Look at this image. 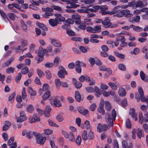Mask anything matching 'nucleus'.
Wrapping results in <instances>:
<instances>
[{
    "mask_svg": "<svg viewBox=\"0 0 148 148\" xmlns=\"http://www.w3.org/2000/svg\"><path fill=\"white\" fill-rule=\"evenodd\" d=\"M15 69L12 67H10L7 68L6 69V72L8 74L10 73L11 72L13 73L14 72Z\"/></svg>",
    "mask_w": 148,
    "mask_h": 148,
    "instance_id": "obj_47",
    "label": "nucleus"
},
{
    "mask_svg": "<svg viewBox=\"0 0 148 148\" xmlns=\"http://www.w3.org/2000/svg\"><path fill=\"white\" fill-rule=\"evenodd\" d=\"M92 8H94L95 12L97 11L99 9H101L102 11L108 9V7L101 6H93Z\"/></svg>",
    "mask_w": 148,
    "mask_h": 148,
    "instance_id": "obj_16",
    "label": "nucleus"
},
{
    "mask_svg": "<svg viewBox=\"0 0 148 148\" xmlns=\"http://www.w3.org/2000/svg\"><path fill=\"white\" fill-rule=\"evenodd\" d=\"M62 82L60 81L59 79H57L55 80V83L57 88L59 87L60 85H61Z\"/></svg>",
    "mask_w": 148,
    "mask_h": 148,
    "instance_id": "obj_55",
    "label": "nucleus"
},
{
    "mask_svg": "<svg viewBox=\"0 0 148 148\" xmlns=\"http://www.w3.org/2000/svg\"><path fill=\"white\" fill-rule=\"evenodd\" d=\"M50 103L52 106L54 107H60L62 106V104L60 101L58 100L56 98L54 99L53 101H51Z\"/></svg>",
    "mask_w": 148,
    "mask_h": 148,
    "instance_id": "obj_8",
    "label": "nucleus"
},
{
    "mask_svg": "<svg viewBox=\"0 0 148 148\" xmlns=\"http://www.w3.org/2000/svg\"><path fill=\"white\" fill-rule=\"evenodd\" d=\"M76 143L78 146H80L81 145L82 142V139L80 136L78 135L75 140Z\"/></svg>",
    "mask_w": 148,
    "mask_h": 148,
    "instance_id": "obj_38",
    "label": "nucleus"
},
{
    "mask_svg": "<svg viewBox=\"0 0 148 148\" xmlns=\"http://www.w3.org/2000/svg\"><path fill=\"white\" fill-rule=\"evenodd\" d=\"M48 122L49 123V125L51 126L55 127H59L58 125L53 122V121L51 120H48Z\"/></svg>",
    "mask_w": 148,
    "mask_h": 148,
    "instance_id": "obj_37",
    "label": "nucleus"
},
{
    "mask_svg": "<svg viewBox=\"0 0 148 148\" xmlns=\"http://www.w3.org/2000/svg\"><path fill=\"white\" fill-rule=\"evenodd\" d=\"M34 136L36 138V142L41 145H42L45 142L46 138L45 137H43L39 133L34 132Z\"/></svg>",
    "mask_w": 148,
    "mask_h": 148,
    "instance_id": "obj_3",
    "label": "nucleus"
},
{
    "mask_svg": "<svg viewBox=\"0 0 148 148\" xmlns=\"http://www.w3.org/2000/svg\"><path fill=\"white\" fill-rule=\"evenodd\" d=\"M102 24L104 26V27L106 28H112L116 27L117 26L116 24H113L110 22L109 18L106 17L105 20L102 23Z\"/></svg>",
    "mask_w": 148,
    "mask_h": 148,
    "instance_id": "obj_4",
    "label": "nucleus"
},
{
    "mask_svg": "<svg viewBox=\"0 0 148 148\" xmlns=\"http://www.w3.org/2000/svg\"><path fill=\"white\" fill-rule=\"evenodd\" d=\"M21 23L23 30L25 32H26L27 30V27L26 25L25 24L24 21L22 20H21Z\"/></svg>",
    "mask_w": 148,
    "mask_h": 148,
    "instance_id": "obj_36",
    "label": "nucleus"
},
{
    "mask_svg": "<svg viewBox=\"0 0 148 148\" xmlns=\"http://www.w3.org/2000/svg\"><path fill=\"white\" fill-rule=\"evenodd\" d=\"M73 82L74 84L75 87L77 89H79L82 86V84L81 82L79 81H77L76 79H73Z\"/></svg>",
    "mask_w": 148,
    "mask_h": 148,
    "instance_id": "obj_20",
    "label": "nucleus"
},
{
    "mask_svg": "<svg viewBox=\"0 0 148 148\" xmlns=\"http://www.w3.org/2000/svg\"><path fill=\"white\" fill-rule=\"evenodd\" d=\"M75 97L76 100L78 102H79L81 100H83V97H82L79 92L77 90L75 92Z\"/></svg>",
    "mask_w": 148,
    "mask_h": 148,
    "instance_id": "obj_10",
    "label": "nucleus"
},
{
    "mask_svg": "<svg viewBox=\"0 0 148 148\" xmlns=\"http://www.w3.org/2000/svg\"><path fill=\"white\" fill-rule=\"evenodd\" d=\"M51 94V92L49 91L46 92L42 96V97L43 100H46L50 96Z\"/></svg>",
    "mask_w": 148,
    "mask_h": 148,
    "instance_id": "obj_25",
    "label": "nucleus"
},
{
    "mask_svg": "<svg viewBox=\"0 0 148 148\" xmlns=\"http://www.w3.org/2000/svg\"><path fill=\"white\" fill-rule=\"evenodd\" d=\"M126 126L127 128H131V124L129 119H127L126 122Z\"/></svg>",
    "mask_w": 148,
    "mask_h": 148,
    "instance_id": "obj_57",
    "label": "nucleus"
},
{
    "mask_svg": "<svg viewBox=\"0 0 148 148\" xmlns=\"http://www.w3.org/2000/svg\"><path fill=\"white\" fill-rule=\"evenodd\" d=\"M74 21L71 18L68 19L66 21V25L67 26H70L71 24L74 23Z\"/></svg>",
    "mask_w": 148,
    "mask_h": 148,
    "instance_id": "obj_43",
    "label": "nucleus"
},
{
    "mask_svg": "<svg viewBox=\"0 0 148 148\" xmlns=\"http://www.w3.org/2000/svg\"><path fill=\"white\" fill-rule=\"evenodd\" d=\"M108 84L112 89L114 90L117 89V87L116 86L114 83L112 82H109L108 83Z\"/></svg>",
    "mask_w": 148,
    "mask_h": 148,
    "instance_id": "obj_62",
    "label": "nucleus"
},
{
    "mask_svg": "<svg viewBox=\"0 0 148 148\" xmlns=\"http://www.w3.org/2000/svg\"><path fill=\"white\" fill-rule=\"evenodd\" d=\"M122 145L123 148H133L132 143H130L129 144L125 140L122 141Z\"/></svg>",
    "mask_w": 148,
    "mask_h": 148,
    "instance_id": "obj_12",
    "label": "nucleus"
},
{
    "mask_svg": "<svg viewBox=\"0 0 148 148\" xmlns=\"http://www.w3.org/2000/svg\"><path fill=\"white\" fill-rule=\"evenodd\" d=\"M120 6H116L110 12L107 11L105 12L104 14H109L110 15L114 14L118 12L116 15L119 17H121L123 15H124L126 17H131L133 15L131 13L130 11L128 10H125L123 11H120L119 10H117L118 8H120Z\"/></svg>",
    "mask_w": 148,
    "mask_h": 148,
    "instance_id": "obj_2",
    "label": "nucleus"
},
{
    "mask_svg": "<svg viewBox=\"0 0 148 148\" xmlns=\"http://www.w3.org/2000/svg\"><path fill=\"white\" fill-rule=\"evenodd\" d=\"M140 17L139 16H135L134 18H132V21H130V22H133L135 21L136 22H138L140 20Z\"/></svg>",
    "mask_w": 148,
    "mask_h": 148,
    "instance_id": "obj_52",
    "label": "nucleus"
},
{
    "mask_svg": "<svg viewBox=\"0 0 148 148\" xmlns=\"http://www.w3.org/2000/svg\"><path fill=\"white\" fill-rule=\"evenodd\" d=\"M68 139L71 141L74 140V135L73 132H70L68 138Z\"/></svg>",
    "mask_w": 148,
    "mask_h": 148,
    "instance_id": "obj_44",
    "label": "nucleus"
},
{
    "mask_svg": "<svg viewBox=\"0 0 148 148\" xmlns=\"http://www.w3.org/2000/svg\"><path fill=\"white\" fill-rule=\"evenodd\" d=\"M54 16L56 17L55 18L56 20L59 23L62 21H64L65 20V17L62 16L61 14L59 13H56L54 14Z\"/></svg>",
    "mask_w": 148,
    "mask_h": 148,
    "instance_id": "obj_9",
    "label": "nucleus"
},
{
    "mask_svg": "<svg viewBox=\"0 0 148 148\" xmlns=\"http://www.w3.org/2000/svg\"><path fill=\"white\" fill-rule=\"evenodd\" d=\"M0 13L1 16L3 17L4 19H5V21H6L7 20H8V18L7 17L6 15L4 12L3 11L1 10L0 11Z\"/></svg>",
    "mask_w": 148,
    "mask_h": 148,
    "instance_id": "obj_59",
    "label": "nucleus"
},
{
    "mask_svg": "<svg viewBox=\"0 0 148 148\" xmlns=\"http://www.w3.org/2000/svg\"><path fill=\"white\" fill-rule=\"evenodd\" d=\"M129 114L133 118H135L136 121L137 120V114L135 112V110L134 108H132L130 109Z\"/></svg>",
    "mask_w": 148,
    "mask_h": 148,
    "instance_id": "obj_17",
    "label": "nucleus"
},
{
    "mask_svg": "<svg viewBox=\"0 0 148 148\" xmlns=\"http://www.w3.org/2000/svg\"><path fill=\"white\" fill-rule=\"evenodd\" d=\"M4 125L3 128V130L6 131L8 130L9 127L11 125V123L8 121H6L4 122Z\"/></svg>",
    "mask_w": 148,
    "mask_h": 148,
    "instance_id": "obj_18",
    "label": "nucleus"
},
{
    "mask_svg": "<svg viewBox=\"0 0 148 148\" xmlns=\"http://www.w3.org/2000/svg\"><path fill=\"white\" fill-rule=\"evenodd\" d=\"M140 77L141 79L146 82H148V77H145V74L143 71H141L140 73Z\"/></svg>",
    "mask_w": 148,
    "mask_h": 148,
    "instance_id": "obj_30",
    "label": "nucleus"
},
{
    "mask_svg": "<svg viewBox=\"0 0 148 148\" xmlns=\"http://www.w3.org/2000/svg\"><path fill=\"white\" fill-rule=\"evenodd\" d=\"M82 137L83 140L86 141L88 139L87 133L86 131H84L82 133Z\"/></svg>",
    "mask_w": 148,
    "mask_h": 148,
    "instance_id": "obj_35",
    "label": "nucleus"
},
{
    "mask_svg": "<svg viewBox=\"0 0 148 148\" xmlns=\"http://www.w3.org/2000/svg\"><path fill=\"white\" fill-rule=\"evenodd\" d=\"M105 109L107 111H110L112 108V107L110 103L108 101L105 102Z\"/></svg>",
    "mask_w": 148,
    "mask_h": 148,
    "instance_id": "obj_29",
    "label": "nucleus"
},
{
    "mask_svg": "<svg viewBox=\"0 0 148 148\" xmlns=\"http://www.w3.org/2000/svg\"><path fill=\"white\" fill-rule=\"evenodd\" d=\"M80 62L79 61H77L75 63V70L78 73L81 72L82 69L80 64Z\"/></svg>",
    "mask_w": 148,
    "mask_h": 148,
    "instance_id": "obj_13",
    "label": "nucleus"
},
{
    "mask_svg": "<svg viewBox=\"0 0 148 148\" xmlns=\"http://www.w3.org/2000/svg\"><path fill=\"white\" fill-rule=\"evenodd\" d=\"M51 42L52 44L55 47H61V44L59 42L57 41L55 39H52Z\"/></svg>",
    "mask_w": 148,
    "mask_h": 148,
    "instance_id": "obj_23",
    "label": "nucleus"
},
{
    "mask_svg": "<svg viewBox=\"0 0 148 148\" xmlns=\"http://www.w3.org/2000/svg\"><path fill=\"white\" fill-rule=\"evenodd\" d=\"M8 16L11 20H14L15 15L13 13H8Z\"/></svg>",
    "mask_w": 148,
    "mask_h": 148,
    "instance_id": "obj_51",
    "label": "nucleus"
},
{
    "mask_svg": "<svg viewBox=\"0 0 148 148\" xmlns=\"http://www.w3.org/2000/svg\"><path fill=\"white\" fill-rule=\"evenodd\" d=\"M36 24L37 26L42 29L44 31H47L48 30L47 28L43 24L39 22H36Z\"/></svg>",
    "mask_w": 148,
    "mask_h": 148,
    "instance_id": "obj_21",
    "label": "nucleus"
},
{
    "mask_svg": "<svg viewBox=\"0 0 148 148\" xmlns=\"http://www.w3.org/2000/svg\"><path fill=\"white\" fill-rule=\"evenodd\" d=\"M29 72L28 68L26 66L21 70V73L23 74H25Z\"/></svg>",
    "mask_w": 148,
    "mask_h": 148,
    "instance_id": "obj_45",
    "label": "nucleus"
},
{
    "mask_svg": "<svg viewBox=\"0 0 148 148\" xmlns=\"http://www.w3.org/2000/svg\"><path fill=\"white\" fill-rule=\"evenodd\" d=\"M137 135L139 138H140L141 137H143L142 130L139 128H138V132H137Z\"/></svg>",
    "mask_w": 148,
    "mask_h": 148,
    "instance_id": "obj_54",
    "label": "nucleus"
},
{
    "mask_svg": "<svg viewBox=\"0 0 148 148\" xmlns=\"http://www.w3.org/2000/svg\"><path fill=\"white\" fill-rule=\"evenodd\" d=\"M66 32L69 36H73L76 35V34L75 32L70 29L66 28Z\"/></svg>",
    "mask_w": 148,
    "mask_h": 148,
    "instance_id": "obj_28",
    "label": "nucleus"
},
{
    "mask_svg": "<svg viewBox=\"0 0 148 148\" xmlns=\"http://www.w3.org/2000/svg\"><path fill=\"white\" fill-rule=\"evenodd\" d=\"M97 130V131L99 132L103 130V126L100 123H98V125Z\"/></svg>",
    "mask_w": 148,
    "mask_h": 148,
    "instance_id": "obj_48",
    "label": "nucleus"
},
{
    "mask_svg": "<svg viewBox=\"0 0 148 148\" xmlns=\"http://www.w3.org/2000/svg\"><path fill=\"white\" fill-rule=\"evenodd\" d=\"M116 116V113L114 109H113L111 115L109 114H106L105 115V120L106 122L108 124L103 125V128L104 130H106L108 129V127H112L113 126L114 121H115Z\"/></svg>",
    "mask_w": 148,
    "mask_h": 148,
    "instance_id": "obj_1",
    "label": "nucleus"
},
{
    "mask_svg": "<svg viewBox=\"0 0 148 148\" xmlns=\"http://www.w3.org/2000/svg\"><path fill=\"white\" fill-rule=\"evenodd\" d=\"M138 92L140 95V100L142 102H145L148 103V99H146L144 96V92L141 87L139 88L138 90Z\"/></svg>",
    "mask_w": 148,
    "mask_h": 148,
    "instance_id": "obj_6",
    "label": "nucleus"
},
{
    "mask_svg": "<svg viewBox=\"0 0 148 148\" xmlns=\"http://www.w3.org/2000/svg\"><path fill=\"white\" fill-rule=\"evenodd\" d=\"M94 92L95 91V95L97 97H99L100 95L101 94V92L100 91V89L97 86H95L94 87Z\"/></svg>",
    "mask_w": 148,
    "mask_h": 148,
    "instance_id": "obj_24",
    "label": "nucleus"
},
{
    "mask_svg": "<svg viewBox=\"0 0 148 148\" xmlns=\"http://www.w3.org/2000/svg\"><path fill=\"white\" fill-rule=\"evenodd\" d=\"M27 119L24 111H21L20 112V116L17 118L16 121L17 122H22L26 120Z\"/></svg>",
    "mask_w": 148,
    "mask_h": 148,
    "instance_id": "obj_5",
    "label": "nucleus"
},
{
    "mask_svg": "<svg viewBox=\"0 0 148 148\" xmlns=\"http://www.w3.org/2000/svg\"><path fill=\"white\" fill-rule=\"evenodd\" d=\"M135 6L136 7H143L144 5L141 1L139 0L136 2Z\"/></svg>",
    "mask_w": 148,
    "mask_h": 148,
    "instance_id": "obj_50",
    "label": "nucleus"
},
{
    "mask_svg": "<svg viewBox=\"0 0 148 148\" xmlns=\"http://www.w3.org/2000/svg\"><path fill=\"white\" fill-rule=\"evenodd\" d=\"M53 15V14L51 12H45V14H42V16L44 18H48L49 16H52Z\"/></svg>",
    "mask_w": 148,
    "mask_h": 148,
    "instance_id": "obj_40",
    "label": "nucleus"
},
{
    "mask_svg": "<svg viewBox=\"0 0 148 148\" xmlns=\"http://www.w3.org/2000/svg\"><path fill=\"white\" fill-rule=\"evenodd\" d=\"M139 122L140 124H142L143 120V116L142 113L141 112H139Z\"/></svg>",
    "mask_w": 148,
    "mask_h": 148,
    "instance_id": "obj_53",
    "label": "nucleus"
},
{
    "mask_svg": "<svg viewBox=\"0 0 148 148\" xmlns=\"http://www.w3.org/2000/svg\"><path fill=\"white\" fill-rule=\"evenodd\" d=\"M45 73L46 74V77L48 79H50L51 77V73L49 70H46L45 71Z\"/></svg>",
    "mask_w": 148,
    "mask_h": 148,
    "instance_id": "obj_60",
    "label": "nucleus"
},
{
    "mask_svg": "<svg viewBox=\"0 0 148 148\" xmlns=\"http://www.w3.org/2000/svg\"><path fill=\"white\" fill-rule=\"evenodd\" d=\"M28 92L31 96H35L36 94V92L33 90L31 87L28 88Z\"/></svg>",
    "mask_w": 148,
    "mask_h": 148,
    "instance_id": "obj_34",
    "label": "nucleus"
},
{
    "mask_svg": "<svg viewBox=\"0 0 148 148\" xmlns=\"http://www.w3.org/2000/svg\"><path fill=\"white\" fill-rule=\"evenodd\" d=\"M143 128L146 132L148 133V124L146 123L143 124Z\"/></svg>",
    "mask_w": 148,
    "mask_h": 148,
    "instance_id": "obj_64",
    "label": "nucleus"
},
{
    "mask_svg": "<svg viewBox=\"0 0 148 148\" xmlns=\"http://www.w3.org/2000/svg\"><path fill=\"white\" fill-rule=\"evenodd\" d=\"M22 77V75L21 73H18V75L16 76L15 79V80L16 82H18L21 79Z\"/></svg>",
    "mask_w": 148,
    "mask_h": 148,
    "instance_id": "obj_58",
    "label": "nucleus"
},
{
    "mask_svg": "<svg viewBox=\"0 0 148 148\" xmlns=\"http://www.w3.org/2000/svg\"><path fill=\"white\" fill-rule=\"evenodd\" d=\"M114 53L115 55L120 58L123 59L125 57L124 55L123 54L120 53L115 51L114 52Z\"/></svg>",
    "mask_w": 148,
    "mask_h": 148,
    "instance_id": "obj_49",
    "label": "nucleus"
},
{
    "mask_svg": "<svg viewBox=\"0 0 148 148\" xmlns=\"http://www.w3.org/2000/svg\"><path fill=\"white\" fill-rule=\"evenodd\" d=\"M104 106V104L103 102H100L99 107L98 109V112L101 114L103 115L104 114L105 111L103 109V107Z\"/></svg>",
    "mask_w": 148,
    "mask_h": 148,
    "instance_id": "obj_11",
    "label": "nucleus"
},
{
    "mask_svg": "<svg viewBox=\"0 0 148 148\" xmlns=\"http://www.w3.org/2000/svg\"><path fill=\"white\" fill-rule=\"evenodd\" d=\"M49 89V85L47 84H43V88L42 89L41 88L39 90V92L40 93V94H41L42 93V90L44 91H46V90H48Z\"/></svg>",
    "mask_w": 148,
    "mask_h": 148,
    "instance_id": "obj_31",
    "label": "nucleus"
},
{
    "mask_svg": "<svg viewBox=\"0 0 148 148\" xmlns=\"http://www.w3.org/2000/svg\"><path fill=\"white\" fill-rule=\"evenodd\" d=\"M29 123H32L36 121H39L40 120V117L37 116L36 114H34L33 116H30L29 119Z\"/></svg>",
    "mask_w": 148,
    "mask_h": 148,
    "instance_id": "obj_7",
    "label": "nucleus"
},
{
    "mask_svg": "<svg viewBox=\"0 0 148 148\" xmlns=\"http://www.w3.org/2000/svg\"><path fill=\"white\" fill-rule=\"evenodd\" d=\"M119 69L122 71H125L126 70L125 66L122 64H119L118 65Z\"/></svg>",
    "mask_w": 148,
    "mask_h": 148,
    "instance_id": "obj_46",
    "label": "nucleus"
},
{
    "mask_svg": "<svg viewBox=\"0 0 148 148\" xmlns=\"http://www.w3.org/2000/svg\"><path fill=\"white\" fill-rule=\"evenodd\" d=\"M119 95L121 97L125 96L126 95V92L125 90L122 88H119Z\"/></svg>",
    "mask_w": 148,
    "mask_h": 148,
    "instance_id": "obj_26",
    "label": "nucleus"
},
{
    "mask_svg": "<svg viewBox=\"0 0 148 148\" xmlns=\"http://www.w3.org/2000/svg\"><path fill=\"white\" fill-rule=\"evenodd\" d=\"M78 110L81 114L85 115L88 113V111L87 110L84 109L83 108L79 107L78 108Z\"/></svg>",
    "mask_w": 148,
    "mask_h": 148,
    "instance_id": "obj_22",
    "label": "nucleus"
},
{
    "mask_svg": "<svg viewBox=\"0 0 148 148\" xmlns=\"http://www.w3.org/2000/svg\"><path fill=\"white\" fill-rule=\"evenodd\" d=\"M44 132L45 134L47 135H51L53 132V131L52 130L49 129L45 130Z\"/></svg>",
    "mask_w": 148,
    "mask_h": 148,
    "instance_id": "obj_61",
    "label": "nucleus"
},
{
    "mask_svg": "<svg viewBox=\"0 0 148 148\" xmlns=\"http://www.w3.org/2000/svg\"><path fill=\"white\" fill-rule=\"evenodd\" d=\"M60 71L58 72H60L61 73H62L63 74L65 75H67L68 73L66 71L65 68L62 66H61L59 67Z\"/></svg>",
    "mask_w": 148,
    "mask_h": 148,
    "instance_id": "obj_39",
    "label": "nucleus"
},
{
    "mask_svg": "<svg viewBox=\"0 0 148 148\" xmlns=\"http://www.w3.org/2000/svg\"><path fill=\"white\" fill-rule=\"evenodd\" d=\"M47 52V49H44L42 46H40L39 48L38 53V55L43 56L44 53Z\"/></svg>",
    "mask_w": 148,
    "mask_h": 148,
    "instance_id": "obj_19",
    "label": "nucleus"
},
{
    "mask_svg": "<svg viewBox=\"0 0 148 148\" xmlns=\"http://www.w3.org/2000/svg\"><path fill=\"white\" fill-rule=\"evenodd\" d=\"M96 107V105L94 103L92 104L90 106L89 109L92 111H94Z\"/></svg>",
    "mask_w": 148,
    "mask_h": 148,
    "instance_id": "obj_63",
    "label": "nucleus"
},
{
    "mask_svg": "<svg viewBox=\"0 0 148 148\" xmlns=\"http://www.w3.org/2000/svg\"><path fill=\"white\" fill-rule=\"evenodd\" d=\"M43 56L38 55L35 58L36 59L37 61V63H39L42 61L43 60Z\"/></svg>",
    "mask_w": 148,
    "mask_h": 148,
    "instance_id": "obj_42",
    "label": "nucleus"
},
{
    "mask_svg": "<svg viewBox=\"0 0 148 148\" xmlns=\"http://www.w3.org/2000/svg\"><path fill=\"white\" fill-rule=\"evenodd\" d=\"M51 110L50 107L49 106H47L45 108L44 114L47 117H49L50 116V112Z\"/></svg>",
    "mask_w": 148,
    "mask_h": 148,
    "instance_id": "obj_14",
    "label": "nucleus"
},
{
    "mask_svg": "<svg viewBox=\"0 0 148 148\" xmlns=\"http://www.w3.org/2000/svg\"><path fill=\"white\" fill-rule=\"evenodd\" d=\"M86 91L89 92H94V88L91 86H89L86 88Z\"/></svg>",
    "mask_w": 148,
    "mask_h": 148,
    "instance_id": "obj_56",
    "label": "nucleus"
},
{
    "mask_svg": "<svg viewBox=\"0 0 148 148\" xmlns=\"http://www.w3.org/2000/svg\"><path fill=\"white\" fill-rule=\"evenodd\" d=\"M49 22L50 25L52 27L57 26L59 23L57 20H56V18L50 19Z\"/></svg>",
    "mask_w": 148,
    "mask_h": 148,
    "instance_id": "obj_15",
    "label": "nucleus"
},
{
    "mask_svg": "<svg viewBox=\"0 0 148 148\" xmlns=\"http://www.w3.org/2000/svg\"><path fill=\"white\" fill-rule=\"evenodd\" d=\"M14 59V58H10L8 60L5 62L3 64V67H5L9 66L11 64L13 60Z\"/></svg>",
    "mask_w": 148,
    "mask_h": 148,
    "instance_id": "obj_33",
    "label": "nucleus"
},
{
    "mask_svg": "<svg viewBox=\"0 0 148 148\" xmlns=\"http://www.w3.org/2000/svg\"><path fill=\"white\" fill-rule=\"evenodd\" d=\"M34 110V107L32 105L29 104L26 107V111L27 112L31 113H32Z\"/></svg>",
    "mask_w": 148,
    "mask_h": 148,
    "instance_id": "obj_27",
    "label": "nucleus"
},
{
    "mask_svg": "<svg viewBox=\"0 0 148 148\" xmlns=\"http://www.w3.org/2000/svg\"><path fill=\"white\" fill-rule=\"evenodd\" d=\"M94 33L99 32L101 31V26L99 25H97L93 28Z\"/></svg>",
    "mask_w": 148,
    "mask_h": 148,
    "instance_id": "obj_32",
    "label": "nucleus"
},
{
    "mask_svg": "<svg viewBox=\"0 0 148 148\" xmlns=\"http://www.w3.org/2000/svg\"><path fill=\"white\" fill-rule=\"evenodd\" d=\"M60 60V59L58 57H56L54 59L53 65L55 66H57L59 64V61Z\"/></svg>",
    "mask_w": 148,
    "mask_h": 148,
    "instance_id": "obj_41",
    "label": "nucleus"
}]
</instances>
